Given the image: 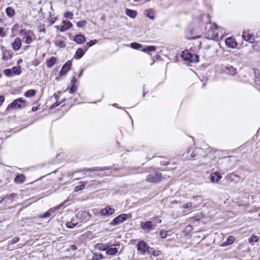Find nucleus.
<instances>
[{
    "mask_svg": "<svg viewBox=\"0 0 260 260\" xmlns=\"http://www.w3.org/2000/svg\"><path fill=\"white\" fill-rule=\"evenodd\" d=\"M7 16L9 18L13 17L15 14V11L12 7H9L6 9Z\"/></svg>",
    "mask_w": 260,
    "mask_h": 260,
    "instance_id": "nucleus-29",
    "label": "nucleus"
},
{
    "mask_svg": "<svg viewBox=\"0 0 260 260\" xmlns=\"http://www.w3.org/2000/svg\"><path fill=\"white\" fill-rule=\"evenodd\" d=\"M74 41L77 44H80L86 41L85 38L81 34L76 35L74 38Z\"/></svg>",
    "mask_w": 260,
    "mask_h": 260,
    "instance_id": "nucleus-20",
    "label": "nucleus"
},
{
    "mask_svg": "<svg viewBox=\"0 0 260 260\" xmlns=\"http://www.w3.org/2000/svg\"><path fill=\"white\" fill-rule=\"evenodd\" d=\"M131 47L134 49L139 50L142 48L143 45L136 42H133L131 44Z\"/></svg>",
    "mask_w": 260,
    "mask_h": 260,
    "instance_id": "nucleus-35",
    "label": "nucleus"
},
{
    "mask_svg": "<svg viewBox=\"0 0 260 260\" xmlns=\"http://www.w3.org/2000/svg\"><path fill=\"white\" fill-rule=\"evenodd\" d=\"M19 238L18 237H15L12 241H11V244H14L15 243H16L19 241Z\"/></svg>",
    "mask_w": 260,
    "mask_h": 260,
    "instance_id": "nucleus-56",
    "label": "nucleus"
},
{
    "mask_svg": "<svg viewBox=\"0 0 260 260\" xmlns=\"http://www.w3.org/2000/svg\"><path fill=\"white\" fill-rule=\"evenodd\" d=\"M36 91L34 89H29L24 93V95L27 98H31L35 95Z\"/></svg>",
    "mask_w": 260,
    "mask_h": 260,
    "instance_id": "nucleus-33",
    "label": "nucleus"
},
{
    "mask_svg": "<svg viewBox=\"0 0 260 260\" xmlns=\"http://www.w3.org/2000/svg\"><path fill=\"white\" fill-rule=\"evenodd\" d=\"M113 169V167H94L93 168H84L83 170L85 171L92 172V171H103L105 170H109Z\"/></svg>",
    "mask_w": 260,
    "mask_h": 260,
    "instance_id": "nucleus-15",
    "label": "nucleus"
},
{
    "mask_svg": "<svg viewBox=\"0 0 260 260\" xmlns=\"http://www.w3.org/2000/svg\"><path fill=\"white\" fill-rule=\"evenodd\" d=\"M222 72L226 74L234 76L236 74V69L232 66L228 65L222 69Z\"/></svg>",
    "mask_w": 260,
    "mask_h": 260,
    "instance_id": "nucleus-12",
    "label": "nucleus"
},
{
    "mask_svg": "<svg viewBox=\"0 0 260 260\" xmlns=\"http://www.w3.org/2000/svg\"><path fill=\"white\" fill-rule=\"evenodd\" d=\"M57 61V59L55 57H51L50 59L46 60L47 67L49 68H51L54 65Z\"/></svg>",
    "mask_w": 260,
    "mask_h": 260,
    "instance_id": "nucleus-24",
    "label": "nucleus"
},
{
    "mask_svg": "<svg viewBox=\"0 0 260 260\" xmlns=\"http://www.w3.org/2000/svg\"><path fill=\"white\" fill-rule=\"evenodd\" d=\"M55 45L56 47L62 48L66 46V43L62 38H56L54 41Z\"/></svg>",
    "mask_w": 260,
    "mask_h": 260,
    "instance_id": "nucleus-18",
    "label": "nucleus"
},
{
    "mask_svg": "<svg viewBox=\"0 0 260 260\" xmlns=\"http://www.w3.org/2000/svg\"><path fill=\"white\" fill-rule=\"evenodd\" d=\"M63 16L66 18L72 19L73 17V13L71 11H67L64 13Z\"/></svg>",
    "mask_w": 260,
    "mask_h": 260,
    "instance_id": "nucleus-42",
    "label": "nucleus"
},
{
    "mask_svg": "<svg viewBox=\"0 0 260 260\" xmlns=\"http://www.w3.org/2000/svg\"><path fill=\"white\" fill-rule=\"evenodd\" d=\"M63 205V204H61L55 207L51 208L48 210L49 212L50 213V215L53 214L55 212V211L59 209L60 208V207Z\"/></svg>",
    "mask_w": 260,
    "mask_h": 260,
    "instance_id": "nucleus-37",
    "label": "nucleus"
},
{
    "mask_svg": "<svg viewBox=\"0 0 260 260\" xmlns=\"http://www.w3.org/2000/svg\"><path fill=\"white\" fill-rule=\"evenodd\" d=\"M76 82H77L76 78L75 77H73V78L71 80V83L73 84L72 85H75V83H76Z\"/></svg>",
    "mask_w": 260,
    "mask_h": 260,
    "instance_id": "nucleus-59",
    "label": "nucleus"
},
{
    "mask_svg": "<svg viewBox=\"0 0 260 260\" xmlns=\"http://www.w3.org/2000/svg\"><path fill=\"white\" fill-rule=\"evenodd\" d=\"M207 150L201 148H196L195 149L190 148L186 152V158L196 159V157L201 156L203 158L207 154Z\"/></svg>",
    "mask_w": 260,
    "mask_h": 260,
    "instance_id": "nucleus-1",
    "label": "nucleus"
},
{
    "mask_svg": "<svg viewBox=\"0 0 260 260\" xmlns=\"http://www.w3.org/2000/svg\"><path fill=\"white\" fill-rule=\"evenodd\" d=\"M114 212V209L108 206L102 209L100 211V213L102 216H109L113 214Z\"/></svg>",
    "mask_w": 260,
    "mask_h": 260,
    "instance_id": "nucleus-13",
    "label": "nucleus"
},
{
    "mask_svg": "<svg viewBox=\"0 0 260 260\" xmlns=\"http://www.w3.org/2000/svg\"><path fill=\"white\" fill-rule=\"evenodd\" d=\"M13 53L12 51L5 50L3 51V59L5 60H10L12 58Z\"/></svg>",
    "mask_w": 260,
    "mask_h": 260,
    "instance_id": "nucleus-19",
    "label": "nucleus"
},
{
    "mask_svg": "<svg viewBox=\"0 0 260 260\" xmlns=\"http://www.w3.org/2000/svg\"><path fill=\"white\" fill-rule=\"evenodd\" d=\"M167 231L165 230H161L160 232L159 236L161 238H166L167 237V236L168 235Z\"/></svg>",
    "mask_w": 260,
    "mask_h": 260,
    "instance_id": "nucleus-50",
    "label": "nucleus"
},
{
    "mask_svg": "<svg viewBox=\"0 0 260 260\" xmlns=\"http://www.w3.org/2000/svg\"><path fill=\"white\" fill-rule=\"evenodd\" d=\"M72 65V61L71 60H69L64 63L59 73L60 76H65L68 72L69 71Z\"/></svg>",
    "mask_w": 260,
    "mask_h": 260,
    "instance_id": "nucleus-11",
    "label": "nucleus"
},
{
    "mask_svg": "<svg viewBox=\"0 0 260 260\" xmlns=\"http://www.w3.org/2000/svg\"><path fill=\"white\" fill-rule=\"evenodd\" d=\"M98 42L96 40H91L86 43L88 47H91Z\"/></svg>",
    "mask_w": 260,
    "mask_h": 260,
    "instance_id": "nucleus-51",
    "label": "nucleus"
},
{
    "mask_svg": "<svg viewBox=\"0 0 260 260\" xmlns=\"http://www.w3.org/2000/svg\"><path fill=\"white\" fill-rule=\"evenodd\" d=\"M12 74L14 75H19L21 73V69L19 66L14 67L11 69Z\"/></svg>",
    "mask_w": 260,
    "mask_h": 260,
    "instance_id": "nucleus-32",
    "label": "nucleus"
},
{
    "mask_svg": "<svg viewBox=\"0 0 260 260\" xmlns=\"http://www.w3.org/2000/svg\"><path fill=\"white\" fill-rule=\"evenodd\" d=\"M161 178V174L160 173L154 172L147 175L146 181L150 183H155L160 181Z\"/></svg>",
    "mask_w": 260,
    "mask_h": 260,
    "instance_id": "nucleus-3",
    "label": "nucleus"
},
{
    "mask_svg": "<svg viewBox=\"0 0 260 260\" xmlns=\"http://www.w3.org/2000/svg\"><path fill=\"white\" fill-rule=\"evenodd\" d=\"M3 73L7 77H11L13 76L12 71L10 69H5L3 71Z\"/></svg>",
    "mask_w": 260,
    "mask_h": 260,
    "instance_id": "nucleus-39",
    "label": "nucleus"
},
{
    "mask_svg": "<svg viewBox=\"0 0 260 260\" xmlns=\"http://www.w3.org/2000/svg\"><path fill=\"white\" fill-rule=\"evenodd\" d=\"M6 36V34L4 31V29L2 27H0V37H5Z\"/></svg>",
    "mask_w": 260,
    "mask_h": 260,
    "instance_id": "nucleus-54",
    "label": "nucleus"
},
{
    "mask_svg": "<svg viewBox=\"0 0 260 260\" xmlns=\"http://www.w3.org/2000/svg\"><path fill=\"white\" fill-rule=\"evenodd\" d=\"M147 13V17H148L149 18H150V19H154V16L153 15V12L152 10H147L146 11Z\"/></svg>",
    "mask_w": 260,
    "mask_h": 260,
    "instance_id": "nucleus-40",
    "label": "nucleus"
},
{
    "mask_svg": "<svg viewBox=\"0 0 260 260\" xmlns=\"http://www.w3.org/2000/svg\"><path fill=\"white\" fill-rule=\"evenodd\" d=\"M76 90V87L75 85H72L69 89L70 93H73Z\"/></svg>",
    "mask_w": 260,
    "mask_h": 260,
    "instance_id": "nucleus-53",
    "label": "nucleus"
},
{
    "mask_svg": "<svg viewBox=\"0 0 260 260\" xmlns=\"http://www.w3.org/2000/svg\"><path fill=\"white\" fill-rule=\"evenodd\" d=\"M70 247L72 250H75L77 249V247L75 245H72L70 246Z\"/></svg>",
    "mask_w": 260,
    "mask_h": 260,
    "instance_id": "nucleus-60",
    "label": "nucleus"
},
{
    "mask_svg": "<svg viewBox=\"0 0 260 260\" xmlns=\"http://www.w3.org/2000/svg\"><path fill=\"white\" fill-rule=\"evenodd\" d=\"M156 50V47L154 46H148L144 47L142 49V51L144 52H152Z\"/></svg>",
    "mask_w": 260,
    "mask_h": 260,
    "instance_id": "nucleus-34",
    "label": "nucleus"
},
{
    "mask_svg": "<svg viewBox=\"0 0 260 260\" xmlns=\"http://www.w3.org/2000/svg\"><path fill=\"white\" fill-rule=\"evenodd\" d=\"M258 240V238L257 236L255 235H252L249 238V242L251 245H253L255 242H257Z\"/></svg>",
    "mask_w": 260,
    "mask_h": 260,
    "instance_id": "nucleus-36",
    "label": "nucleus"
},
{
    "mask_svg": "<svg viewBox=\"0 0 260 260\" xmlns=\"http://www.w3.org/2000/svg\"><path fill=\"white\" fill-rule=\"evenodd\" d=\"M25 106V101L22 98H18L14 100L8 107V108L21 109Z\"/></svg>",
    "mask_w": 260,
    "mask_h": 260,
    "instance_id": "nucleus-4",
    "label": "nucleus"
},
{
    "mask_svg": "<svg viewBox=\"0 0 260 260\" xmlns=\"http://www.w3.org/2000/svg\"><path fill=\"white\" fill-rule=\"evenodd\" d=\"M192 206L191 203H187L183 205L184 208L187 209L190 208Z\"/></svg>",
    "mask_w": 260,
    "mask_h": 260,
    "instance_id": "nucleus-55",
    "label": "nucleus"
},
{
    "mask_svg": "<svg viewBox=\"0 0 260 260\" xmlns=\"http://www.w3.org/2000/svg\"><path fill=\"white\" fill-rule=\"evenodd\" d=\"M140 227L144 233H148L153 229L154 225L150 221H141Z\"/></svg>",
    "mask_w": 260,
    "mask_h": 260,
    "instance_id": "nucleus-7",
    "label": "nucleus"
},
{
    "mask_svg": "<svg viewBox=\"0 0 260 260\" xmlns=\"http://www.w3.org/2000/svg\"><path fill=\"white\" fill-rule=\"evenodd\" d=\"M19 35L21 36H26L28 35V31L26 30L25 29H21L19 31Z\"/></svg>",
    "mask_w": 260,
    "mask_h": 260,
    "instance_id": "nucleus-47",
    "label": "nucleus"
},
{
    "mask_svg": "<svg viewBox=\"0 0 260 260\" xmlns=\"http://www.w3.org/2000/svg\"><path fill=\"white\" fill-rule=\"evenodd\" d=\"M85 52L82 48H78L75 53L74 58L76 59H80L84 54Z\"/></svg>",
    "mask_w": 260,
    "mask_h": 260,
    "instance_id": "nucleus-26",
    "label": "nucleus"
},
{
    "mask_svg": "<svg viewBox=\"0 0 260 260\" xmlns=\"http://www.w3.org/2000/svg\"><path fill=\"white\" fill-rule=\"evenodd\" d=\"M127 215L126 214H121L117 217H115L111 222L112 226L117 225L122 223L127 219Z\"/></svg>",
    "mask_w": 260,
    "mask_h": 260,
    "instance_id": "nucleus-8",
    "label": "nucleus"
},
{
    "mask_svg": "<svg viewBox=\"0 0 260 260\" xmlns=\"http://www.w3.org/2000/svg\"><path fill=\"white\" fill-rule=\"evenodd\" d=\"M85 185L84 184H81L79 185H78L75 187V191H78L80 190H82L83 188H84Z\"/></svg>",
    "mask_w": 260,
    "mask_h": 260,
    "instance_id": "nucleus-48",
    "label": "nucleus"
},
{
    "mask_svg": "<svg viewBox=\"0 0 260 260\" xmlns=\"http://www.w3.org/2000/svg\"><path fill=\"white\" fill-rule=\"evenodd\" d=\"M215 162V159H213L211 156L206 154L201 160V165L204 166L206 168H209L212 167Z\"/></svg>",
    "mask_w": 260,
    "mask_h": 260,
    "instance_id": "nucleus-5",
    "label": "nucleus"
},
{
    "mask_svg": "<svg viewBox=\"0 0 260 260\" xmlns=\"http://www.w3.org/2000/svg\"><path fill=\"white\" fill-rule=\"evenodd\" d=\"M232 157L231 156L224 157L220 160L221 162H223L224 164H228L231 161V158Z\"/></svg>",
    "mask_w": 260,
    "mask_h": 260,
    "instance_id": "nucleus-45",
    "label": "nucleus"
},
{
    "mask_svg": "<svg viewBox=\"0 0 260 260\" xmlns=\"http://www.w3.org/2000/svg\"><path fill=\"white\" fill-rule=\"evenodd\" d=\"M50 216H51V215L48 210L44 214L40 215V217L42 218H48V217H50Z\"/></svg>",
    "mask_w": 260,
    "mask_h": 260,
    "instance_id": "nucleus-52",
    "label": "nucleus"
},
{
    "mask_svg": "<svg viewBox=\"0 0 260 260\" xmlns=\"http://www.w3.org/2000/svg\"><path fill=\"white\" fill-rule=\"evenodd\" d=\"M91 215L86 211H80L78 213L76 218L80 219L82 221L86 222L89 220Z\"/></svg>",
    "mask_w": 260,
    "mask_h": 260,
    "instance_id": "nucleus-9",
    "label": "nucleus"
},
{
    "mask_svg": "<svg viewBox=\"0 0 260 260\" xmlns=\"http://www.w3.org/2000/svg\"><path fill=\"white\" fill-rule=\"evenodd\" d=\"M65 101H66L65 99H62L60 102H58V101H57L55 103H54L50 106V109L54 108L57 107L58 106H59L60 104H61Z\"/></svg>",
    "mask_w": 260,
    "mask_h": 260,
    "instance_id": "nucleus-41",
    "label": "nucleus"
},
{
    "mask_svg": "<svg viewBox=\"0 0 260 260\" xmlns=\"http://www.w3.org/2000/svg\"><path fill=\"white\" fill-rule=\"evenodd\" d=\"M86 21L85 20H82L78 21L76 24L78 27H83L86 25Z\"/></svg>",
    "mask_w": 260,
    "mask_h": 260,
    "instance_id": "nucleus-46",
    "label": "nucleus"
},
{
    "mask_svg": "<svg viewBox=\"0 0 260 260\" xmlns=\"http://www.w3.org/2000/svg\"><path fill=\"white\" fill-rule=\"evenodd\" d=\"M76 218H77L76 217L75 218H73L71 221L67 222L66 224L67 228L69 229H73L75 226H76L78 223V222L77 221Z\"/></svg>",
    "mask_w": 260,
    "mask_h": 260,
    "instance_id": "nucleus-23",
    "label": "nucleus"
},
{
    "mask_svg": "<svg viewBox=\"0 0 260 260\" xmlns=\"http://www.w3.org/2000/svg\"><path fill=\"white\" fill-rule=\"evenodd\" d=\"M235 241V238L233 236H230L228 237L226 241L222 244V246H225L232 244Z\"/></svg>",
    "mask_w": 260,
    "mask_h": 260,
    "instance_id": "nucleus-28",
    "label": "nucleus"
},
{
    "mask_svg": "<svg viewBox=\"0 0 260 260\" xmlns=\"http://www.w3.org/2000/svg\"><path fill=\"white\" fill-rule=\"evenodd\" d=\"M104 258V256L102 253L93 252L90 260H101Z\"/></svg>",
    "mask_w": 260,
    "mask_h": 260,
    "instance_id": "nucleus-30",
    "label": "nucleus"
},
{
    "mask_svg": "<svg viewBox=\"0 0 260 260\" xmlns=\"http://www.w3.org/2000/svg\"><path fill=\"white\" fill-rule=\"evenodd\" d=\"M242 37L244 40L249 42L250 43L253 42L254 40V37L249 33L245 31L243 32Z\"/></svg>",
    "mask_w": 260,
    "mask_h": 260,
    "instance_id": "nucleus-21",
    "label": "nucleus"
},
{
    "mask_svg": "<svg viewBox=\"0 0 260 260\" xmlns=\"http://www.w3.org/2000/svg\"><path fill=\"white\" fill-rule=\"evenodd\" d=\"M181 57L187 62H197L199 61V56L197 54L191 53L188 50L182 51Z\"/></svg>",
    "mask_w": 260,
    "mask_h": 260,
    "instance_id": "nucleus-2",
    "label": "nucleus"
},
{
    "mask_svg": "<svg viewBox=\"0 0 260 260\" xmlns=\"http://www.w3.org/2000/svg\"><path fill=\"white\" fill-rule=\"evenodd\" d=\"M137 14V12L133 10L126 9L125 10V14L131 18H135Z\"/></svg>",
    "mask_w": 260,
    "mask_h": 260,
    "instance_id": "nucleus-27",
    "label": "nucleus"
},
{
    "mask_svg": "<svg viewBox=\"0 0 260 260\" xmlns=\"http://www.w3.org/2000/svg\"><path fill=\"white\" fill-rule=\"evenodd\" d=\"M109 247V245L108 244H104L103 243H98L95 245V248L100 251H106L107 250V248Z\"/></svg>",
    "mask_w": 260,
    "mask_h": 260,
    "instance_id": "nucleus-31",
    "label": "nucleus"
},
{
    "mask_svg": "<svg viewBox=\"0 0 260 260\" xmlns=\"http://www.w3.org/2000/svg\"><path fill=\"white\" fill-rule=\"evenodd\" d=\"M45 31H46V29H45V28L44 27H42V28H40L39 29V32H44V33H45Z\"/></svg>",
    "mask_w": 260,
    "mask_h": 260,
    "instance_id": "nucleus-61",
    "label": "nucleus"
},
{
    "mask_svg": "<svg viewBox=\"0 0 260 260\" xmlns=\"http://www.w3.org/2000/svg\"><path fill=\"white\" fill-rule=\"evenodd\" d=\"M25 180V176L22 174H18L14 179V182L16 183H22Z\"/></svg>",
    "mask_w": 260,
    "mask_h": 260,
    "instance_id": "nucleus-22",
    "label": "nucleus"
},
{
    "mask_svg": "<svg viewBox=\"0 0 260 260\" xmlns=\"http://www.w3.org/2000/svg\"><path fill=\"white\" fill-rule=\"evenodd\" d=\"M59 29H60V31L61 32L67 30V28L66 27V26L64 25L61 26Z\"/></svg>",
    "mask_w": 260,
    "mask_h": 260,
    "instance_id": "nucleus-58",
    "label": "nucleus"
},
{
    "mask_svg": "<svg viewBox=\"0 0 260 260\" xmlns=\"http://www.w3.org/2000/svg\"><path fill=\"white\" fill-rule=\"evenodd\" d=\"M225 179L229 183L232 182H235L237 183L238 181L236 179L237 178H239V176L235 173H230L225 176Z\"/></svg>",
    "mask_w": 260,
    "mask_h": 260,
    "instance_id": "nucleus-14",
    "label": "nucleus"
},
{
    "mask_svg": "<svg viewBox=\"0 0 260 260\" xmlns=\"http://www.w3.org/2000/svg\"><path fill=\"white\" fill-rule=\"evenodd\" d=\"M149 248V247L148 244L143 240L139 241L137 244V250L140 251V252L143 255H144L146 252L150 253L148 250Z\"/></svg>",
    "mask_w": 260,
    "mask_h": 260,
    "instance_id": "nucleus-6",
    "label": "nucleus"
},
{
    "mask_svg": "<svg viewBox=\"0 0 260 260\" xmlns=\"http://www.w3.org/2000/svg\"><path fill=\"white\" fill-rule=\"evenodd\" d=\"M233 167H223V169H224V170H231L232 169Z\"/></svg>",
    "mask_w": 260,
    "mask_h": 260,
    "instance_id": "nucleus-63",
    "label": "nucleus"
},
{
    "mask_svg": "<svg viewBox=\"0 0 260 260\" xmlns=\"http://www.w3.org/2000/svg\"><path fill=\"white\" fill-rule=\"evenodd\" d=\"M38 110L37 107H33L31 109V111L33 112L36 111Z\"/></svg>",
    "mask_w": 260,
    "mask_h": 260,
    "instance_id": "nucleus-64",
    "label": "nucleus"
},
{
    "mask_svg": "<svg viewBox=\"0 0 260 260\" xmlns=\"http://www.w3.org/2000/svg\"><path fill=\"white\" fill-rule=\"evenodd\" d=\"M117 248L115 247L109 248V247L108 248H107L106 253L108 255L114 256L117 253Z\"/></svg>",
    "mask_w": 260,
    "mask_h": 260,
    "instance_id": "nucleus-25",
    "label": "nucleus"
},
{
    "mask_svg": "<svg viewBox=\"0 0 260 260\" xmlns=\"http://www.w3.org/2000/svg\"><path fill=\"white\" fill-rule=\"evenodd\" d=\"M21 40L19 38H16L12 43V47L15 51H18L21 48Z\"/></svg>",
    "mask_w": 260,
    "mask_h": 260,
    "instance_id": "nucleus-17",
    "label": "nucleus"
},
{
    "mask_svg": "<svg viewBox=\"0 0 260 260\" xmlns=\"http://www.w3.org/2000/svg\"><path fill=\"white\" fill-rule=\"evenodd\" d=\"M83 71H84V69H82L81 70L80 73L78 75V77H81L82 76L83 73Z\"/></svg>",
    "mask_w": 260,
    "mask_h": 260,
    "instance_id": "nucleus-62",
    "label": "nucleus"
},
{
    "mask_svg": "<svg viewBox=\"0 0 260 260\" xmlns=\"http://www.w3.org/2000/svg\"><path fill=\"white\" fill-rule=\"evenodd\" d=\"M149 254L152 255L154 256H157L160 255L162 254V252L159 250H154L152 251L151 253H149Z\"/></svg>",
    "mask_w": 260,
    "mask_h": 260,
    "instance_id": "nucleus-43",
    "label": "nucleus"
},
{
    "mask_svg": "<svg viewBox=\"0 0 260 260\" xmlns=\"http://www.w3.org/2000/svg\"><path fill=\"white\" fill-rule=\"evenodd\" d=\"M225 45L227 47L230 48H236L238 46V43L235 39L232 37H229L226 39L225 41Z\"/></svg>",
    "mask_w": 260,
    "mask_h": 260,
    "instance_id": "nucleus-10",
    "label": "nucleus"
},
{
    "mask_svg": "<svg viewBox=\"0 0 260 260\" xmlns=\"http://www.w3.org/2000/svg\"><path fill=\"white\" fill-rule=\"evenodd\" d=\"M22 40L24 42L27 44H30L32 42V39L29 35L23 37Z\"/></svg>",
    "mask_w": 260,
    "mask_h": 260,
    "instance_id": "nucleus-38",
    "label": "nucleus"
},
{
    "mask_svg": "<svg viewBox=\"0 0 260 260\" xmlns=\"http://www.w3.org/2000/svg\"><path fill=\"white\" fill-rule=\"evenodd\" d=\"M62 23H63V25L66 26L67 30L70 29L73 25L72 23L69 21H65L63 20Z\"/></svg>",
    "mask_w": 260,
    "mask_h": 260,
    "instance_id": "nucleus-44",
    "label": "nucleus"
},
{
    "mask_svg": "<svg viewBox=\"0 0 260 260\" xmlns=\"http://www.w3.org/2000/svg\"><path fill=\"white\" fill-rule=\"evenodd\" d=\"M222 178L221 173L216 172L210 175V180L212 182H217Z\"/></svg>",
    "mask_w": 260,
    "mask_h": 260,
    "instance_id": "nucleus-16",
    "label": "nucleus"
},
{
    "mask_svg": "<svg viewBox=\"0 0 260 260\" xmlns=\"http://www.w3.org/2000/svg\"><path fill=\"white\" fill-rule=\"evenodd\" d=\"M16 196V194H15V193H12L9 195L6 196V197H5V199H8V200L12 201L13 198H14Z\"/></svg>",
    "mask_w": 260,
    "mask_h": 260,
    "instance_id": "nucleus-49",
    "label": "nucleus"
},
{
    "mask_svg": "<svg viewBox=\"0 0 260 260\" xmlns=\"http://www.w3.org/2000/svg\"><path fill=\"white\" fill-rule=\"evenodd\" d=\"M5 101V97L3 95H0V106L3 104Z\"/></svg>",
    "mask_w": 260,
    "mask_h": 260,
    "instance_id": "nucleus-57",
    "label": "nucleus"
}]
</instances>
